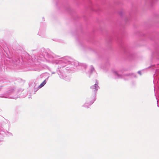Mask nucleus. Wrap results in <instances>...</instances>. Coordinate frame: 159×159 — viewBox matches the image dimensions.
<instances>
[{
    "mask_svg": "<svg viewBox=\"0 0 159 159\" xmlns=\"http://www.w3.org/2000/svg\"><path fill=\"white\" fill-rule=\"evenodd\" d=\"M0 97L5 98H11L16 99L18 97L24 98L27 95L25 91L22 89L16 91L14 89L5 90V89L1 86L0 87Z\"/></svg>",
    "mask_w": 159,
    "mask_h": 159,
    "instance_id": "1",
    "label": "nucleus"
},
{
    "mask_svg": "<svg viewBox=\"0 0 159 159\" xmlns=\"http://www.w3.org/2000/svg\"><path fill=\"white\" fill-rule=\"evenodd\" d=\"M6 135L8 136H12V133L7 131H5L2 128H0V141H2L4 137Z\"/></svg>",
    "mask_w": 159,
    "mask_h": 159,
    "instance_id": "2",
    "label": "nucleus"
},
{
    "mask_svg": "<svg viewBox=\"0 0 159 159\" xmlns=\"http://www.w3.org/2000/svg\"><path fill=\"white\" fill-rule=\"evenodd\" d=\"M34 90L35 92L37 91L40 87V85L39 84V81H35L34 83Z\"/></svg>",
    "mask_w": 159,
    "mask_h": 159,
    "instance_id": "3",
    "label": "nucleus"
},
{
    "mask_svg": "<svg viewBox=\"0 0 159 159\" xmlns=\"http://www.w3.org/2000/svg\"><path fill=\"white\" fill-rule=\"evenodd\" d=\"M20 61V60L17 59H15V61L14 60H11L10 61V63L16 65H17L19 63Z\"/></svg>",
    "mask_w": 159,
    "mask_h": 159,
    "instance_id": "4",
    "label": "nucleus"
},
{
    "mask_svg": "<svg viewBox=\"0 0 159 159\" xmlns=\"http://www.w3.org/2000/svg\"><path fill=\"white\" fill-rule=\"evenodd\" d=\"M46 80H44L43 82L40 84V88L43 87L46 84Z\"/></svg>",
    "mask_w": 159,
    "mask_h": 159,
    "instance_id": "5",
    "label": "nucleus"
},
{
    "mask_svg": "<svg viewBox=\"0 0 159 159\" xmlns=\"http://www.w3.org/2000/svg\"><path fill=\"white\" fill-rule=\"evenodd\" d=\"M0 47H1L2 48H3L4 50V47L3 44H2V43H1V42L0 41Z\"/></svg>",
    "mask_w": 159,
    "mask_h": 159,
    "instance_id": "6",
    "label": "nucleus"
},
{
    "mask_svg": "<svg viewBox=\"0 0 159 159\" xmlns=\"http://www.w3.org/2000/svg\"><path fill=\"white\" fill-rule=\"evenodd\" d=\"M23 61H24V60L23 59H22Z\"/></svg>",
    "mask_w": 159,
    "mask_h": 159,
    "instance_id": "7",
    "label": "nucleus"
}]
</instances>
